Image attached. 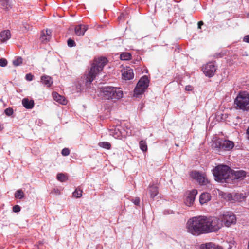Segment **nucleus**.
<instances>
[{"instance_id":"f257e3e1","label":"nucleus","mask_w":249,"mask_h":249,"mask_svg":"<svg viewBox=\"0 0 249 249\" xmlns=\"http://www.w3.org/2000/svg\"><path fill=\"white\" fill-rule=\"evenodd\" d=\"M205 216H198L190 218L187 222V231L193 235L206 233Z\"/></svg>"},{"instance_id":"f03ea898","label":"nucleus","mask_w":249,"mask_h":249,"mask_svg":"<svg viewBox=\"0 0 249 249\" xmlns=\"http://www.w3.org/2000/svg\"><path fill=\"white\" fill-rule=\"evenodd\" d=\"M107 62V58L104 57H101L95 59L94 62L92 64L90 71L86 77V82L87 84H90L93 81L97 75L102 71Z\"/></svg>"},{"instance_id":"7ed1b4c3","label":"nucleus","mask_w":249,"mask_h":249,"mask_svg":"<svg viewBox=\"0 0 249 249\" xmlns=\"http://www.w3.org/2000/svg\"><path fill=\"white\" fill-rule=\"evenodd\" d=\"M101 95L107 99H119L123 97V92L120 88L105 87L100 89Z\"/></svg>"},{"instance_id":"20e7f679","label":"nucleus","mask_w":249,"mask_h":249,"mask_svg":"<svg viewBox=\"0 0 249 249\" xmlns=\"http://www.w3.org/2000/svg\"><path fill=\"white\" fill-rule=\"evenodd\" d=\"M230 169L226 165H219L213 171L215 180L219 182L226 181L230 175Z\"/></svg>"},{"instance_id":"39448f33","label":"nucleus","mask_w":249,"mask_h":249,"mask_svg":"<svg viewBox=\"0 0 249 249\" xmlns=\"http://www.w3.org/2000/svg\"><path fill=\"white\" fill-rule=\"evenodd\" d=\"M206 233L215 232L223 227V223L219 217L216 216H205Z\"/></svg>"},{"instance_id":"423d86ee","label":"nucleus","mask_w":249,"mask_h":249,"mask_svg":"<svg viewBox=\"0 0 249 249\" xmlns=\"http://www.w3.org/2000/svg\"><path fill=\"white\" fill-rule=\"evenodd\" d=\"M234 103L239 109L244 111L248 110L249 109V99L247 92L240 93L235 99Z\"/></svg>"},{"instance_id":"0eeeda50","label":"nucleus","mask_w":249,"mask_h":249,"mask_svg":"<svg viewBox=\"0 0 249 249\" xmlns=\"http://www.w3.org/2000/svg\"><path fill=\"white\" fill-rule=\"evenodd\" d=\"M220 221L222 222L223 226L227 227H230L231 225H234L236 223L235 215L232 212H226L219 215Z\"/></svg>"},{"instance_id":"6e6552de","label":"nucleus","mask_w":249,"mask_h":249,"mask_svg":"<svg viewBox=\"0 0 249 249\" xmlns=\"http://www.w3.org/2000/svg\"><path fill=\"white\" fill-rule=\"evenodd\" d=\"M149 82L146 76H142L138 82L134 89V96L138 97L139 95L142 94L148 87Z\"/></svg>"},{"instance_id":"1a4fd4ad","label":"nucleus","mask_w":249,"mask_h":249,"mask_svg":"<svg viewBox=\"0 0 249 249\" xmlns=\"http://www.w3.org/2000/svg\"><path fill=\"white\" fill-rule=\"evenodd\" d=\"M216 146L221 149L229 151L233 148L234 143L229 140H218L215 142Z\"/></svg>"},{"instance_id":"9d476101","label":"nucleus","mask_w":249,"mask_h":249,"mask_svg":"<svg viewBox=\"0 0 249 249\" xmlns=\"http://www.w3.org/2000/svg\"><path fill=\"white\" fill-rule=\"evenodd\" d=\"M190 176L192 178L196 179L202 185H206L208 182L204 174L196 171H192L190 174Z\"/></svg>"},{"instance_id":"9b49d317","label":"nucleus","mask_w":249,"mask_h":249,"mask_svg":"<svg viewBox=\"0 0 249 249\" xmlns=\"http://www.w3.org/2000/svg\"><path fill=\"white\" fill-rule=\"evenodd\" d=\"M197 194V191L196 189H193L187 193L184 201V203L186 206L191 207L193 205Z\"/></svg>"},{"instance_id":"f8f14e48","label":"nucleus","mask_w":249,"mask_h":249,"mask_svg":"<svg viewBox=\"0 0 249 249\" xmlns=\"http://www.w3.org/2000/svg\"><path fill=\"white\" fill-rule=\"evenodd\" d=\"M216 69L214 64L213 62H210L203 68V71L206 76L212 77L214 75Z\"/></svg>"},{"instance_id":"ddd939ff","label":"nucleus","mask_w":249,"mask_h":249,"mask_svg":"<svg viewBox=\"0 0 249 249\" xmlns=\"http://www.w3.org/2000/svg\"><path fill=\"white\" fill-rule=\"evenodd\" d=\"M122 75L123 79L125 80H131L134 77L133 71L129 67H126L122 71Z\"/></svg>"},{"instance_id":"4468645a","label":"nucleus","mask_w":249,"mask_h":249,"mask_svg":"<svg viewBox=\"0 0 249 249\" xmlns=\"http://www.w3.org/2000/svg\"><path fill=\"white\" fill-rule=\"evenodd\" d=\"M200 249H223L222 248L213 242L203 244L200 246Z\"/></svg>"},{"instance_id":"2eb2a0df","label":"nucleus","mask_w":249,"mask_h":249,"mask_svg":"<svg viewBox=\"0 0 249 249\" xmlns=\"http://www.w3.org/2000/svg\"><path fill=\"white\" fill-rule=\"evenodd\" d=\"M41 82L46 87H50L53 83L52 78L48 75H43L41 77Z\"/></svg>"},{"instance_id":"dca6fc26","label":"nucleus","mask_w":249,"mask_h":249,"mask_svg":"<svg viewBox=\"0 0 249 249\" xmlns=\"http://www.w3.org/2000/svg\"><path fill=\"white\" fill-rule=\"evenodd\" d=\"M211 196L209 193H203L199 196V203L201 205H203L210 201Z\"/></svg>"},{"instance_id":"f3484780","label":"nucleus","mask_w":249,"mask_h":249,"mask_svg":"<svg viewBox=\"0 0 249 249\" xmlns=\"http://www.w3.org/2000/svg\"><path fill=\"white\" fill-rule=\"evenodd\" d=\"M87 29L86 25L80 24L75 27V33L77 36H83Z\"/></svg>"},{"instance_id":"a211bd4d","label":"nucleus","mask_w":249,"mask_h":249,"mask_svg":"<svg viewBox=\"0 0 249 249\" xmlns=\"http://www.w3.org/2000/svg\"><path fill=\"white\" fill-rule=\"evenodd\" d=\"M10 37L11 33L9 30H6L0 33V40L1 42H6Z\"/></svg>"},{"instance_id":"6ab92c4d","label":"nucleus","mask_w":249,"mask_h":249,"mask_svg":"<svg viewBox=\"0 0 249 249\" xmlns=\"http://www.w3.org/2000/svg\"><path fill=\"white\" fill-rule=\"evenodd\" d=\"M22 104L23 107L26 109H32L34 106V101L33 100H29L28 98H24L22 100Z\"/></svg>"},{"instance_id":"aec40b11","label":"nucleus","mask_w":249,"mask_h":249,"mask_svg":"<svg viewBox=\"0 0 249 249\" xmlns=\"http://www.w3.org/2000/svg\"><path fill=\"white\" fill-rule=\"evenodd\" d=\"M53 97L56 102L62 104L66 105L67 104V100L65 98L56 92L53 93Z\"/></svg>"},{"instance_id":"412c9836","label":"nucleus","mask_w":249,"mask_h":249,"mask_svg":"<svg viewBox=\"0 0 249 249\" xmlns=\"http://www.w3.org/2000/svg\"><path fill=\"white\" fill-rule=\"evenodd\" d=\"M148 191L150 193V198L154 199L158 194V187L154 184L150 185L148 188Z\"/></svg>"},{"instance_id":"4be33fe9","label":"nucleus","mask_w":249,"mask_h":249,"mask_svg":"<svg viewBox=\"0 0 249 249\" xmlns=\"http://www.w3.org/2000/svg\"><path fill=\"white\" fill-rule=\"evenodd\" d=\"M51 32L50 30H46L42 32L41 36V39L42 41H47L51 37Z\"/></svg>"},{"instance_id":"5701e85b","label":"nucleus","mask_w":249,"mask_h":249,"mask_svg":"<svg viewBox=\"0 0 249 249\" xmlns=\"http://www.w3.org/2000/svg\"><path fill=\"white\" fill-rule=\"evenodd\" d=\"M1 7L5 10H8L11 8V2L9 0H0Z\"/></svg>"},{"instance_id":"b1692460","label":"nucleus","mask_w":249,"mask_h":249,"mask_svg":"<svg viewBox=\"0 0 249 249\" xmlns=\"http://www.w3.org/2000/svg\"><path fill=\"white\" fill-rule=\"evenodd\" d=\"M234 178L236 179H241L246 176V172L242 170H239L234 172Z\"/></svg>"},{"instance_id":"393cba45","label":"nucleus","mask_w":249,"mask_h":249,"mask_svg":"<svg viewBox=\"0 0 249 249\" xmlns=\"http://www.w3.org/2000/svg\"><path fill=\"white\" fill-rule=\"evenodd\" d=\"M245 196L241 193H236L233 196V199L237 201H242L245 199Z\"/></svg>"},{"instance_id":"a878e982","label":"nucleus","mask_w":249,"mask_h":249,"mask_svg":"<svg viewBox=\"0 0 249 249\" xmlns=\"http://www.w3.org/2000/svg\"><path fill=\"white\" fill-rule=\"evenodd\" d=\"M120 58L122 60H129L131 58V54L127 52H125L121 54Z\"/></svg>"},{"instance_id":"bb28decb","label":"nucleus","mask_w":249,"mask_h":249,"mask_svg":"<svg viewBox=\"0 0 249 249\" xmlns=\"http://www.w3.org/2000/svg\"><path fill=\"white\" fill-rule=\"evenodd\" d=\"M98 145L99 146L107 149H109L111 147L110 143L107 142H100Z\"/></svg>"},{"instance_id":"cd10ccee","label":"nucleus","mask_w":249,"mask_h":249,"mask_svg":"<svg viewBox=\"0 0 249 249\" xmlns=\"http://www.w3.org/2000/svg\"><path fill=\"white\" fill-rule=\"evenodd\" d=\"M15 197L20 199L23 198L24 197L23 192L20 189L17 190L15 194Z\"/></svg>"},{"instance_id":"c85d7f7f","label":"nucleus","mask_w":249,"mask_h":249,"mask_svg":"<svg viewBox=\"0 0 249 249\" xmlns=\"http://www.w3.org/2000/svg\"><path fill=\"white\" fill-rule=\"evenodd\" d=\"M140 147L142 151H146L147 150V146L145 141H141L139 143Z\"/></svg>"},{"instance_id":"c756f323","label":"nucleus","mask_w":249,"mask_h":249,"mask_svg":"<svg viewBox=\"0 0 249 249\" xmlns=\"http://www.w3.org/2000/svg\"><path fill=\"white\" fill-rule=\"evenodd\" d=\"M82 191L80 189H76L73 193V196L76 198H79L82 196Z\"/></svg>"},{"instance_id":"7c9ffc66","label":"nucleus","mask_w":249,"mask_h":249,"mask_svg":"<svg viewBox=\"0 0 249 249\" xmlns=\"http://www.w3.org/2000/svg\"><path fill=\"white\" fill-rule=\"evenodd\" d=\"M22 63V59L21 57H18L13 60V63L14 66H18Z\"/></svg>"},{"instance_id":"2f4dec72","label":"nucleus","mask_w":249,"mask_h":249,"mask_svg":"<svg viewBox=\"0 0 249 249\" xmlns=\"http://www.w3.org/2000/svg\"><path fill=\"white\" fill-rule=\"evenodd\" d=\"M57 178L61 182L65 181L66 180V177L65 175L62 173L58 174L57 176Z\"/></svg>"},{"instance_id":"473e14b6","label":"nucleus","mask_w":249,"mask_h":249,"mask_svg":"<svg viewBox=\"0 0 249 249\" xmlns=\"http://www.w3.org/2000/svg\"><path fill=\"white\" fill-rule=\"evenodd\" d=\"M7 64V61L5 59L1 58L0 59V66L5 67Z\"/></svg>"},{"instance_id":"72a5a7b5","label":"nucleus","mask_w":249,"mask_h":249,"mask_svg":"<svg viewBox=\"0 0 249 249\" xmlns=\"http://www.w3.org/2000/svg\"><path fill=\"white\" fill-rule=\"evenodd\" d=\"M61 153L63 156H68L70 154V150L68 148H65L62 150Z\"/></svg>"},{"instance_id":"f704fd0d","label":"nucleus","mask_w":249,"mask_h":249,"mask_svg":"<svg viewBox=\"0 0 249 249\" xmlns=\"http://www.w3.org/2000/svg\"><path fill=\"white\" fill-rule=\"evenodd\" d=\"M67 44H68V45L70 47H73L74 46H75V42L74 41L71 39V38H69L68 41H67Z\"/></svg>"},{"instance_id":"c9c22d12","label":"nucleus","mask_w":249,"mask_h":249,"mask_svg":"<svg viewBox=\"0 0 249 249\" xmlns=\"http://www.w3.org/2000/svg\"><path fill=\"white\" fill-rule=\"evenodd\" d=\"M5 114L8 116H10L13 113V110L11 108H6L4 111Z\"/></svg>"},{"instance_id":"e433bc0d","label":"nucleus","mask_w":249,"mask_h":249,"mask_svg":"<svg viewBox=\"0 0 249 249\" xmlns=\"http://www.w3.org/2000/svg\"><path fill=\"white\" fill-rule=\"evenodd\" d=\"M33 77L34 76L32 74L28 73L26 75L25 79L27 81H31L33 80Z\"/></svg>"},{"instance_id":"4c0bfd02","label":"nucleus","mask_w":249,"mask_h":249,"mask_svg":"<svg viewBox=\"0 0 249 249\" xmlns=\"http://www.w3.org/2000/svg\"><path fill=\"white\" fill-rule=\"evenodd\" d=\"M13 211L14 212L17 213L20 211V207L18 205H15L13 207Z\"/></svg>"},{"instance_id":"58836bf2","label":"nucleus","mask_w":249,"mask_h":249,"mask_svg":"<svg viewBox=\"0 0 249 249\" xmlns=\"http://www.w3.org/2000/svg\"><path fill=\"white\" fill-rule=\"evenodd\" d=\"M132 201L135 205H138L140 203V198L139 197H136L132 200Z\"/></svg>"},{"instance_id":"ea45409f","label":"nucleus","mask_w":249,"mask_h":249,"mask_svg":"<svg viewBox=\"0 0 249 249\" xmlns=\"http://www.w3.org/2000/svg\"><path fill=\"white\" fill-rule=\"evenodd\" d=\"M193 89V87L190 85L186 86L185 88V89L187 91H192Z\"/></svg>"},{"instance_id":"a19ab883","label":"nucleus","mask_w":249,"mask_h":249,"mask_svg":"<svg viewBox=\"0 0 249 249\" xmlns=\"http://www.w3.org/2000/svg\"><path fill=\"white\" fill-rule=\"evenodd\" d=\"M243 41L244 42H247V43H249V35L246 36L244 37Z\"/></svg>"},{"instance_id":"79ce46f5","label":"nucleus","mask_w":249,"mask_h":249,"mask_svg":"<svg viewBox=\"0 0 249 249\" xmlns=\"http://www.w3.org/2000/svg\"><path fill=\"white\" fill-rule=\"evenodd\" d=\"M113 136L116 138L120 139V133H118V132H116V134H113Z\"/></svg>"},{"instance_id":"37998d69","label":"nucleus","mask_w":249,"mask_h":249,"mask_svg":"<svg viewBox=\"0 0 249 249\" xmlns=\"http://www.w3.org/2000/svg\"><path fill=\"white\" fill-rule=\"evenodd\" d=\"M203 23L202 21H199L198 23V28H201V26L202 25H203Z\"/></svg>"},{"instance_id":"c03bdc74","label":"nucleus","mask_w":249,"mask_h":249,"mask_svg":"<svg viewBox=\"0 0 249 249\" xmlns=\"http://www.w3.org/2000/svg\"><path fill=\"white\" fill-rule=\"evenodd\" d=\"M247 138L249 140V127L247 129Z\"/></svg>"},{"instance_id":"a18cd8bd","label":"nucleus","mask_w":249,"mask_h":249,"mask_svg":"<svg viewBox=\"0 0 249 249\" xmlns=\"http://www.w3.org/2000/svg\"><path fill=\"white\" fill-rule=\"evenodd\" d=\"M248 248L249 249V243H248Z\"/></svg>"},{"instance_id":"49530a36","label":"nucleus","mask_w":249,"mask_h":249,"mask_svg":"<svg viewBox=\"0 0 249 249\" xmlns=\"http://www.w3.org/2000/svg\"><path fill=\"white\" fill-rule=\"evenodd\" d=\"M1 130V126H0V131Z\"/></svg>"}]
</instances>
